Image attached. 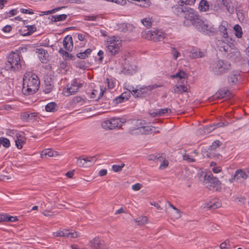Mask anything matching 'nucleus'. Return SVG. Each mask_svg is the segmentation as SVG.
I'll return each instance as SVG.
<instances>
[{"instance_id": "f257e3e1", "label": "nucleus", "mask_w": 249, "mask_h": 249, "mask_svg": "<svg viewBox=\"0 0 249 249\" xmlns=\"http://www.w3.org/2000/svg\"><path fill=\"white\" fill-rule=\"evenodd\" d=\"M40 81L36 74L31 71L26 72L23 77L22 92L26 95L36 93L38 89Z\"/></svg>"}, {"instance_id": "f03ea898", "label": "nucleus", "mask_w": 249, "mask_h": 249, "mask_svg": "<svg viewBox=\"0 0 249 249\" xmlns=\"http://www.w3.org/2000/svg\"><path fill=\"white\" fill-rule=\"evenodd\" d=\"M146 125V123L144 120L135 121L133 123V126L129 128V131L132 135H148L160 132L159 128Z\"/></svg>"}, {"instance_id": "7ed1b4c3", "label": "nucleus", "mask_w": 249, "mask_h": 249, "mask_svg": "<svg viewBox=\"0 0 249 249\" xmlns=\"http://www.w3.org/2000/svg\"><path fill=\"white\" fill-rule=\"evenodd\" d=\"M106 45L111 55H116L122 50V40L118 36H111L107 37Z\"/></svg>"}, {"instance_id": "20e7f679", "label": "nucleus", "mask_w": 249, "mask_h": 249, "mask_svg": "<svg viewBox=\"0 0 249 249\" xmlns=\"http://www.w3.org/2000/svg\"><path fill=\"white\" fill-rule=\"evenodd\" d=\"M173 78H178V85L175 86L172 91L175 93L181 94L183 92H188L189 91L188 87L185 85V82L187 77V74L184 71H180L176 74L172 75Z\"/></svg>"}, {"instance_id": "39448f33", "label": "nucleus", "mask_w": 249, "mask_h": 249, "mask_svg": "<svg viewBox=\"0 0 249 249\" xmlns=\"http://www.w3.org/2000/svg\"><path fill=\"white\" fill-rule=\"evenodd\" d=\"M6 67L14 71H19L21 68L20 56L18 52H12L7 55Z\"/></svg>"}, {"instance_id": "423d86ee", "label": "nucleus", "mask_w": 249, "mask_h": 249, "mask_svg": "<svg viewBox=\"0 0 249 249\" xmlns=\"http://www.w3.org/2000/svg\"><path fill=\"white\" fill-rule=\"evenodd\" d=\"M204 183L211 190L220 191L222 189L221 182L211 172L207 173L203 177Z\"/></svg>"}, {"instance_id": "0eeeda50", "label": "nucleus", "mask_w": 249, "mask_h": 249, "mask_svg": "<svg viewBox=\"0 0 249 249\" xmlns=\"http://www.w3.org/2000/svg\"><path fill=\"white\" fill-rule=\"evenodd\" d=\"M230 64L223 60H218L213 62L210 67L211 71L214 74L220 75L226 72L230 68Z\"/></svg>"}, {"instance_id": "6e6552de", "label": "nucleus", "mask_w": 249, "mask_h": 249, "mask_svg": "<svg viewBox=\"0 0 249 249\" xmlns=\"http://www.w3.org/2000/svg\"><path fill=\"white\" fill-rule=\"evenodd\" d=\"M142 36L144 38L154 41H160L165 37V34L164 32L157 29L154 31L142 32Z\"/></svg>"}, {"instance_id": "1a4fd4ad", "label": "nucleus", "mask_w": 249, "mask_h": 249, "mask_svg": "<svg viewBox=\"0 0 249 249\" xmlns=\"http://www.w3.org/2000/svg\"><path fill=\"white\" fill-rule=\"evenodd\" d=\"M125 122L124 119L119 118H112L110 119L103 121L101 124L102 126L105 129H113L122 126Z\"/></svg>"}, {"instance_id": "9d476101", "label": "nucleus", "mask_w": 249, "mask_h": 249, "mask_svg": "<svg viewBox=\"0 0 249 249\" xmlns=\"http://www.w3.org/2000/svg\"><path fill=\"white\" fill-rule=\"evenodd\" d=\"M216 44L218 46V50L220 52L225 53L230 57H232V55H237L239 54L237 48L231 47L224 41L218 40Z\"/></svg>"}, {"instance_id": "9b49d317", "label": "nucleus", "mask_w": 249, "mask_h": 249, "mask_svg": "<svg viewBox=\"0 0 249 249\" xmlns=\"http://www.w3.org/2000/svg\"><path fill=\"white\" fill-rule=\"evenodd\" d=\"M83 86V84L79 80L75 79L71 81V83L67 85L66 88L63 90V94L66 96H69L77 92L79 89Z\"/></svg>"}, {"instance_id": "f8f14e48", "label": "nucleus", "mask_w": 249, "mask_h": 249, "mask_svg": "<svg viewBox=\"0 0 249 249\" xmlns=\"http://www.w3.org/2000/svg\"><path fill=\"white\" fill-rule=\"evenodd\" d=\"M186 23L187 21H190L191 23L193 24L195 27L196 25L198 24V21L200 20L197 13L192 8H189L185 11L184 15Z\"/></svg>"}, {"instance_id": "ddd939ff", "label": "nucleus", "mask_w": 249, "mask_h": 249, "mask_svg": "<svg viewBox=\"0 0 249 249\" xmlns=\"http://www.w3.org/2000/svg\"><path fill=\"white\" fill-rule=\"evenodd\" d=\"M196 28L200 32H203L206 34H213L215 32V29L212 25L204 22L201 19L198 21Z\"/></svg>"}, {"instance_id": "4468645a", "label": "nucleus", "mask_w": 249, "mask_h": 249, "mask_svg": "<svg viewBox=\"0 0 249 249\" xmlns=\"http://www.w3.org/2000/svg\"><path fill=\"white\" fill-rule=\"evenodd\" d=\"M55 237H67L76 238L79 236V233L73 230L63 229L53 232Z\"/></svg>"}, {"instance_id": "2eb2a0df", "label": "nucleus", "mask_w": 249, "mask_h": 249, "mask_svg": "<svg viewBox=\"0 0 249 249\" xmlns=\"http://www.w3.org/2000/svg\"><path fill=\"white\" fill-rule=\"evenodd\" d=\"M159 87V86L157 85H152L146 87L142 86L140 88H137L136 89V90H135L133 96L136 97L143 96L146 95L148 91H151Z\"/></svg>"}, {"instance_id": "dca6fc26", "label": "nucleus", "mask_w": 249, "mask_h": 249, "mask_svg": "<svg viewBox=\"0 0 249 249\" xmlns=\"http://www.w3.org/2000/svg\"><path fill=\"white\" fill-rule=\"evenodd\" d=\"M97 160L96 156L88 157L83 159H78L76 161L77 164L81 167H88L92 165Z\"/></svg>"}, {"instance_id": "f3484780", "label": "nucleus", "mask_w": 249, "mask_h": 249, "mask_svg": "<svg viewBox=\"0 0 249 249\" xmlns=\"http://www.w3.org/2000/svg\"><path fill=\"white\" fill-rule=\"evenodd\" d=\"M90 246L94 249H107L108 245L99 237H96L89 242Z\"/></svg>"}, {"instance_id": "a211bd4d", "label": "nucleus", "mask_w": 249, "mask_h": 249, "mask_svg": "<svg viewBox=\"0 0 249 249\" xmlns=\"http://www.w3.org/2000/svg\"><path fill=\"white\" fill-rule=\"evenodd\" d=\"M248 177L246 172L242 169H238L236 171L233 178L229 180L231 183H232L233 181L242 182L247 178Z\"/></svg>"}, {"instance_id": "6ab92c4d", "label": "nucleus", "mask_w": 249, "mask_h": 249, "mask_svg": "<svg viewBox=\"0 0 249 249\" xmlns=\"http://www.w3.org/2000/svg\"><path fill=\"white\" fill-rule=\"evenodd\" d=\"M168 206L169 208L172 209L168 211V213L172 219H178L181 217V212L170 202H168Z\"/></svg>"}, {"instance_id": "aec40b11", "label": "nucleus", "mask_w": 249, "mask_h": 249, "mask_svg": "<svg viewBox=\"0 0 249 249\" xmlns=\"http://www.w3.org/2000/svg\"><path fill=\"white\" fill-rule=\"evenodd\" d=\"M184 4V2L183 0H179L178 2V4L172 7L173 11L174 13L178 16H184L185 11L183 6Z\"/></svg>"}, {"instance_id": "412c9836", "label": "nucleus", "mask_w": 249, "mask_h": 249, "mask_svg": "<svg viewBox=\"0 0 249 249\" xmlns=\"http://www.w3.org/2000/svg\"><path fill=\"white\" fill-rule=\"evenodd\" d=\"M37 116L36 112L27 111L22 113L21 118L24 121L30 122L36 119Z\"/></svg>"}, {"instance_id": "4be33fe9", "label": "nucleus", "mask_w": 249, "mask_h": 249, "mask_svg": "<svg viewBox=\"0 0 249 249\" xmlns=\"http://www.w3.org/2000/svg\"><path fill=\"white\" fill-rule=\"evenodd\" d=\"M59 155L57 151H53L51 149H45L42 150L40 153L41 158H48L50 157H55Z\"/></svg>"}, {"instance_id": "5701e85b", "label": "nucleus", "mask_w": 249, "mask_h": 249, "mask_svg": "<svg viewBox=\"0 0 249 249\" xmlns=\"http://www.w3.org/2000/svg\"><path fill=\"white\" fill-rule=\"evenodd\" d=\"M229 26V25L227 21H223L221 22L219 27L220 34L225 38H227L229 37L227 31Z\"/></svg>"}, {"instance_id": "b1692460", "label": "nucleus", "mask_w": 249, "mask_h": 249, "mask_svg": "<svg viewBox=\"0 0 249 249\" xmlns=\"http://www.w3.org/2000/svg\"><path fill=\"white\" fill-rule=\"evenodd\" d=\"M63 46L68 51H71L73 48L72 37L69 36L65 37L63 41Z\"/></svg>"}, {"instance_id": "393cba45", "label": "nucleus", "mask_w": 249, "mask_h": 249, "mask_svg": "<svg viewBox=\"0 0 249 249\" xmlns=\"http://www.w3.org/2000/svg\"><path fill=\"white\" fill-rule=\"evenodd\" d=\"M26 140V138L23 135L20 134H17L16 139L15 140L17 147L19 149H21L23 144L25 143Z\"/></svg>"}, {"instance_id": "a878e982", "label": "nucleus", "mask_w": 249, "mask_h": 249, "mask_svg": "<svg viewBox=\"0 0 249 249\" xmlns=\"http://www.w3.org/2000/svg\"><path fill=\"white\" fill-rule=\"evenodd\" d=\"M227 95V91L225 89L219 90L217 92H216L214 95L211 96L209 98L210 102L214 101L217 99H220L224 97H225Z\"/></svg>"}, {"instance_id": "bb28decb", "label": "nucleus", "mask_w": 249, "mask_h": 249, "mask_svg": "<svg viewBox=\"0 0 249 249\" xmlns=\"http://www.w3.org/2000/svg\"><path fill=\"white\" fill-rule=\"evenodd\" d=\"M204 56V53L200 51L197 48H192L190 52L189 56L192 58L202 57Z\"/></svg>"}, {"instance_id": "cd10ccee", "label": "nucleus", "mask_w": 249, "mask_h": 249, "mask_svg": "<svg viewBox=\"0 0 249 249\" xmlns=\"http://www.w3.org/2000/svg\"><path fill=\"white\" fill-rule=\"evenodd\" d=\"M209 4L206 0H201L199 4L198 9L201 12H207L209 9Z\"/></svg>"}, {"instance_id": "c85d7f7f", "label": "nucleus", "mask_w": 249, "mask_h": 249, "mask_svg": "<svg viewBox=\"0 0 249 249\" xmlns=\"http://www.w3.org/2000/svg\"><path fill=\"white\" fill-rule=\"evenodd\" d=\"M197 155V152L194 151L191 153V155L185 154L183 155V159L188 162H194L195 161V157Z\"/></svg>"}, {"instance_id": "c756f323", "label": "nucleus", "mask_w": 249, "mask_h": 249, "mask_svg": "<svg viewBox=\"0 0 249 249\" xmlns=\"http://www.w3.org/2000/svg\"><path fill=\"white\" fill-rule=\"evenodd\" d=\"M104 91L102 89H93L91 93L90 97L91 98H95L97 97V99H100L104 94Z\"/></svg>"}, {"instance_id": "7c9ffc66", "label": "nucleus", "mask_w": 249, "mask_h": 249, "mask_svg": "<svg viewBox=\"0 0 249 249\" xmlns=\"http://www.w3.org/2000/svg\"><path fill=\"white\" fill-rule=\"evenodd\" d=\"M27 29H24V31H26V32L23 33L22 32V30H21V32H22V35L23 36H28L32 34H33L34 32H35L36 30V28L35 25H30V26H27L25 27Z\"/></svg>"}, {"instance_id": "2f4dec72", "label": "nucleus", "mask_w": 249, "mask_h": 249, "mask_svg": "<svg viewBox=\"0 0 249 249\" xmlns=\"http://www.w3.org/2000/svg\"><path fill=\"white\" fill-rule=\"evenodd\" d=\"M45 109L47 112H53L58 109V106L54 102H51L46 106Z\"/></svg>"}, {"instance_id": "473e14b6", "label": "nucleus", "mask_w": 249, "mask_h": 249, "mask_svg": "<svg viewBox=\"0 0 249 249\" xmlns=\"http://www.w3.org/2000/svg\"><path fill=\"white\" fill-rule=\"evenodd\" d=\"M224 125V124L223 123H220L214 125H210L206 128H204V132L205 133H210L212 131L214 130L215 128L219 127H222Z\"/></svg>"}, {"instance_id": "72a5a7b5", "label": "nucleus", "mask_w": 249, "mask_h": 249, "mask_svg": "<svg viewBox=\"0 0 249 249\" xmlns=\"http://www.w3.org/2000/svg\"><path fill=\"white\" fill-rule=\"evenodd\" d=\"M92 50L91 49H88L83 52L78 53L76 54L77 57L80 59H85L88 57V56L91 53Z\"/></svg>"}, {"instance_id": "f704fd0d", "label": "nucleus", "mask_w": 249, "mask_h": 249, "mask_svg": "<svg viewBox=\"0 0 249 249\" xmlns=\"http://www.w3.org/2000/svg\"><path fill=\"white\" fill-rule=\"evenodd\" d=\"M233 29L235 32V36L237 38L242 37L243 35V32L241 26L238 24H236L234 26Z\"/></svg>"}, {"instance_id": "c9c22d12", "label": "nucleus", "mask_w": 249, "mask_h": 249, "mask_svg": "<svg viewBox=\"0 0 249 249\" xmlns=\"http://www.w3.org/2000/svg\"><path fill=\"white\" fill-rule=\"evenodd\" d=\"M72 102L75 104H77L79 106H82L86 103L85 99H83L80 96H75L72 99Z\"/></svg>"}, {"instance_id": "e433bc0d", "label": "nucleus", "mask_w": 249, "mask_h": 249, "mask_svg": "<svg viewBox=\"0 0 249 249\" xmlns=\"http://www.w3.org/2000/svg\"><path fill=\"white\" fill-rule=\"evenodd\" d=\"M58 52L65 59H73V58L74 57V56H72L71 54L64 51L62 49H59Z\"/></svg>"}, {"instance_id": "4c0bfd02", "label": "nucleus", "mask_w": 249, "mask_h": 249, "mask_svg": "<svg viewBox=\"0 0 249 249\" xmlns=\"http://www.w3.org/2000/svg\"><path fill=\"white\" fill-rule=\"evenodd\" d=\"M137 4L141 7H148L150 5L149 0H137Z\"/></svg>"}, {"instance_id": "58836bf2", "label": "nucleus", "mask_w": 249, "mask_h": 249, "mask_svg": "<svg viewBox=\"0 0 249 249\" xmlns=\"http://www.w3.org/2000/svg\"><path fill=\"white\" fill-rule=\"evenodd\" d=\"M229 82L231 84H235L238 81V76L237 74L231 73L229 77Z\"/></svg>"}, {"instance_id": "ea45409f", "label": "nucleus", "mask_w": 249, "mask_h": 249, "mask_svg": "<svg viewBox=\"0 0 249 249\" xmlns=\"http://www.w3.org/2000/svg\"><path fill=\"white\" fill-rule=\"evenodd\" d=\"M142 24L146 27H150L152 25V20L150 18H146L141 20Z\"/></svg>"}, {"instance_id": "a19ab883", "label": "nucleus", "mask_w": 249, "mask_h": 249, "mask_svg": "<svg viewBox=\"0 0 249 249\" xmlns=\"http://www.w3.org/2000/svg\"><path fill=\"white\" fill-rule=\"evenodd\" d=\"M124 165L125 164L124 163H122L119 165L114 164L112 165V169L115 172H120L124 167Z\"/></svg>"}, {"instance_id": "79ce46f5", "label": "nucleus", "mask_w": 249, "mask_h": 249, "mask_svg": "<svg viewBox=\"0 0 249 249\" xmlns=\"http://www.w3.org/2000/svg\"><path fill=\"white\" fill-rule=\"evenodd\" d=\"M171 113V110L168 108L159 109V115L160 117L163 116L166 114H169Z\"/></svg>"}, {"instance_id": "37998d69", "label": "nucleus", "mask_w": 249, "mask_h": 249, "mask_svg": "<svg viewBox=\"0 0 249 249\" xmlns=\"http://www.w3.org/2000/svg\"><path fill=\"white\" fill-rule=\"evenodd\" d=\"M221 144V142L219 141H214L210 146L209 152H213L215 149L219 146Z\"/></svg>"}, {"instance_id": "c03bdc74", "label": "nucleus", "mask_w": 249, "mask_h": 249, "mask_svg": "<svg viewBox=\"0 0 249 249\" xmlns=\"http://www.w3.org/2000/svg\"><path fill=\"white\" fill-rule=\"evenodd\" d=\"M106 83L109 89H112L115 87V82L112 78H107Z\"/></svg>"}, {"instance_id": "a18cd8bd", "label": "nucleus", "mask_w": 249, "mask_h": 249, "mask_svg": "<svg viewBox=\"0 0 249 249\" xmlns=\"http://www.w3.org/2000/svg\"><path fill=\"white\" fill-rule=\"evenodd\" d=\"M38 53L40 54H44L43 58H42L41 56H40L39 57L40 59L41 60V62L44 63L47 60V58H46L47 57L46 55L48 54L47 52L43 49H39Z\"/></svg>"}, {"instance_id": "49530a36", "label": "nucleus", "mask_w": 249, "mask_h": 249, "mask_svg": "<svg viewBox=\"0 0 249 249\" xmlns=\"http://www.w3.org/2000/svg\"><path fill=\"white\" fill-rule=\"evenodd\" d=\"M147 217L146 216H142L137 218V222L139 225H144L147 222Z\"/></svg>"}, {"instance_id": "de8ad7c7", "label": "nucleus", "mask_w": 249, "mask_h": 249, "mask_svg": "<svg viewBox=\"0 0 249 249\" xmlns=\"http://www.w3.org/2000/svg\"><path fill=\"white\" fill-rule=\"evenodd\" d=\"M84 19L86 20L98 21L99 19V17L98 16L89 15L85 16Z\"/></svg>"}, {"instance_id": "09e8293b", "label": "nucleus", "mask_w": 249, "mask_h": 249, "mask_svg": "<svg viewBox=\"0 0 249 249\" xmlns=\"http://www.w3.org/2000/svg\"><path fill=\"white\" fill-rule=\"evenodd\" d=\"M171 54L175 60H177V58L180 56V53L175 48H172Z\"/></svg>"}, {"instance_id": "8fccbe9b", "label": "nucleus", "mask_w": 249, "mask_h": 249, "mask_svg": "<svg viewBox=\"0 0 249 249\" xmlns=\"http://www.w3.org/2000/svg\"><path fill=\"white\" fill-rule=\"evenodd\" d=\"M126 92H124L119 97L116 98V102L117 103H121L124 100H127L128 97H125Z\"/></svg>"}, {"instance_id": "3c124183", "label": "nucleus", "mask_w": 249, "mask_h": 249, "mask_svg": "<svg viewBox=\"0 0 249 249\" xmlns=\"http://www.w3.org/2000/svg\"><path fill=\"white\" fill-rule=\"evenodd\" d=\"M127 24L125 23H122L118 25V29L121 32H125L128 30Z\"/></svg>"}, {"instance_id": "603ef678", "label": "nucleus", "mask_w": 249, "mask_h": 249, "mask_svg": "<svg viewBox=\"0 0 249 249\" xmlns=\"http://www.w3.org/2000/svg\"><path fill=\"white\" fill-rule=\"evenodd\" d=\"M126 70L125 72L128 74H132L136 71L137 68L134 66V68H132L131 66H128L127 68H125Z\"/></svg>"}, {"instance_id": "864d4df0", "label": "nucleus", "mask_w": 249, "mask_h": 249, "mask_svg": "<svg viewBox=\"0 0 249 249\" xmlns=\"http://www.w3.org/2000/svg\"><path fill=\"white\" fill-rule=\"evenodd\" d=\"M207 157L209 158H215L218 160H221L222 159V156L219 154H216L213 152H209V153L207 154Z\"/></svg>"}, {"instance_id": "5fc2aeb1", "label": "nucleus", "mask_w": 249, "mask_h": 249, "mask_svg": "<svg viewBox=\"0 0 249 249\" xmlns=\"http://www.w3.org/2000/svg\"><path fill=\"white\" fill-rule=\"evenodd\" d=\"M169 164V162L167 160L164 159L161 162L160 165L159 166V169L160 170H163L167 167Z\"/></svg>"}, {"instance_id": "6e6d98bb", "label": "nucleus", "mask_w": 249, "mask_h": 249, "mask_svg": "<svg viewBox=\"0 0 249 249\" xmlns=\"http://www.w3.org/2000/svg\"><path fill=\"white\" fill-rule=\"evenodd\" d=\"M220 249H230V245L229 241H226L220 245Z\"/></svg>"}, {"instance_id": "4d7b16f0", "label": "nucleus", "mask_w": 249, "mask_h": 249, "mask_svg": "<svg viewBox=\"0 0 249 249\" xmlns=\"http://www.w3.org/2000/svg\"><path fill=\"white\" fill-rule=\"evenodd\" d=\"M77 38L79 40L81 41H84L86 37L88 36V35L87 34L84 33V34H81V33H78L77 34Z\"/></svg>"}, {"instance_id": "13d9d810", "label": "nucleus", "mask_w": 249, "mask_h": 249, "mask_svg": "<svg viewBox=\"0 0 249 249\" xmlns=\"http://www.w3.org/2000/svg\"><path fill=\"white\" fill-rule=\"evenodd\" d=\"M67 18V15L65 14L57 15L55 17V20L56 21H62L65 20Z\"/></svg>"}, {"instance_id": "bf43d9fd", "label": "nucleus", "mask_w": 249, "mask_h": 249, "mask_svg": "<svg viewBox=\"0 0 249 249\" xmlns=\"http://www.w3.org/2000/svg\"><path fill=\"white\" fill-rule=\"evenodd\" d=\"M142 185L137 183L136 184H135L132 186V189L133 191H137L140 190L142 188Z\"/></svg>"}, {"instance_id": "052dcab7", "label": "nucleus", "mask_w": 249, "mask_h": 249, "mask_svg": "<svg viewBox=\"0 0 249 249\" xmlns=\"http://www.w3.org/2000/svg\"><path fill=\"white\" fill-rule=\"evenodd\" d=\"M20 11L23 14H29V15H32V14H34L33 10L31 9H26L21 8L20 9Z\"/></svg>"}, {"instance_id": "680f3d73", "label": "nucleus", "mask_w": 249, "mask_h": 249, "mask_svg": "<svg viewBox=\"0 0 249 249\" xmlns=\"http://www.w3.org/2000/svg\"><path fill=\"white\" fill-rule=\"evenodd\" d=\"M7 221L8 222H16L18 220V218L15 216H10L7 214L6 216Z\"/></svg>"}, {"instance_id": "e2e57ef3", "label": "nucleus", "mask_w": 249, "mask_h": 249, "mask_svg": "<svg viewBox=\"0 0 249 249\" xmlns=\"http://www.w3.org/2000/svg\"><path fill=\"white\" fill-rule=\"evenodd\" d=\"M212 170L214 173L217 174L222 171V168L220 166H215L212 168Z\"/></svg>"}, {"instance_id": "0e129e2a", "label": "nucleus", "mask_w": 249, "mask_h": 249, "mask_svg": "<svg viewBox=\"0 0 249 249\" xmlns=\"http://www.w3.org/2000/svg\"><path fill=\"white\" fill-rule=\"evenodd\" d=\"M12 29L10 25H6L2 28V31L4 33H9Z\"/></svg>"}, {"instance_id": "69168bd1", "label": "nucleus", "mask_w": 249, "mask_h": 249, "mask_svg": "<svg viewBox=\"0 0 249 249\" xmlns=\"http://www.w3.org/2000/svg\"><path fill=\"white\" fill-rule=\"evenodd\" d=\"M220 206V204L219 203H213V205L212 204H208L207 205V208H212V209H216L217 208H218V207H219Z\"/></svg>"}, {"instance_id": "338daca9", "label": "nucleus", "mask_w": 249, "mask_h": 249, "mask_svg": "<svg viewBox=\"0 0 249 249\" xmlns=\"http://www.w3.org/2000/svg\"><path fill=\"white\" fill-rule=\"evenodd\" d=\"M150 115L152 117H160L159 115V109L154 110L149 113Z\"/></svg>"}, {"instance_id": "774afa93", "label": "nucleus", "mask_w": 249, "mask_h": 249, "mask_svg": "<svg viewBox=\"0 0 249 249\" xmlns=\"http://www.w3.org/2000/svg\"><path fill=\"white\" fill-rule=\"evenodd\" d=\"M126 89L128 90L131 94L133 95V93L135 92L136 89L132 86L127 85Z\"/></svg>"}]
</instances>
